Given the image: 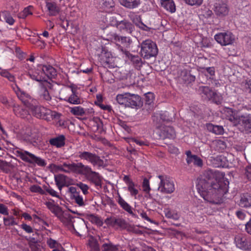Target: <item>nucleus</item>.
I'll use <instances>...</instances> for the list:
<instances>
[{
	"instance_id": "1",
	"label": "nucleus",
	"mask_w": 251,
	"mask_h": 251,
	"mask_svg": "<svg viewBox=\"0 0 251 251\" xmlns=\"http://www.w3.org/2000/svg\"><path fill=\"white\" fill-rule=\"evenodd\" d=\"M223 177L219 172L207 170L198 179V191L205 201L216 203L220 197L227 192L228 185L224 182Z\"/></svg>"
},
{
	"instance_id": "2",
	"label": "nucleus",
	"mask_w": 251,
	"mask_h": 251,
	"mask_svg": "<svg viewBox=\"0 0 251 251\" xmlns=\"http://www.w3.org/2000/svg\"><path fill=\"white\" fill-rule=\"evenodd\" d=\"M44 204L64 225L72 227L76 233L79 234L85 230L86 226L82 219L73 217L69 211H63L58 205L54 204L53 201H46Z\"/></svg>"
},
{
	"instance_id": "3",
	"label": "nucleus",
	"mask_w": 251,
	"mask_h": 251,
	"mask_svg": "<svg viewBox=\"0 0 251 251\" xmlns=\"http://www.w3.org/2000/svg\"><path fill=\"white\" fill-rule=\"evenodd\" d=\"M226 112L227 119L234 126H238L240 130L247 133H251V113H242L236 110L233 111L230 108H226Z\"/></svg>"
},
{
	"instance_id": "4",
	"label": "nucleus",
	"mask_w": 251,
	"mask_h": 251,
	"mask_svg": "<svg viewBox=\"0 0 251 251\" xmlns=\"http://www.w3.org/2000/svg\"><path fill=\"white\" fill-rule=\"evenodd\" d=\"M76 174L84 176L88 181L96 186H101L102 177L99 173L93 171L88 165H85L82 162H78Z\"/></svg>"
},
{
	"instance_id": "5",
	"label": "nucleus",
	"mask_w": 251,
	"mask_h": 251,
	"mask_svg": "<svg viewBox=\"0 0 251 251\" xmlns=\"http://www.w3.org/2000/svg\"><path fill=\"white\" fill-rule=\"evenodd\" d=\"M76 91V89L70 86L64 87L59 92L60 99L73 104H81L82 100Z\"/></svg>"
},
{
	"instance_id": "6",
	"label": "nucleus",
	"mask_w": 251,
	"mask_h": 251,
	"mask_svg": "<svg viewBox=\"0 0 251 251\" xmlns=\"http://www.w3.org/2000/svg\"><path fill=\"white\" fill-rule=\"evenodd\" d=\"M32 114L37 118L44 119L47 121H51L55 119H58L59 116L55 111H52L41 106H35L32 104L30 107Z\"/></svg>"
},
{
	"instance_id": "7",
	"label": "nucleus",
	"mask_w": 251,
	"mask_h": 251,
	"mask_svg": "<svg viewBox=\"0 0 251 251\" xmlns=\"http://www.w3.org/2000/svg\"><path fill=\"white\" fill-rule=\"evenodd\" d=\"M16 154L22 160L30 164H36L41 167H44L46 165L44 159L36 156L34 154L22 149H19L15 151Z\"/></svg>"
},
{
	"instance_id": "8",
	"label": "nucleus",
	"mask_w": 251,
	"mask_h": 251,
	"mask_svg": "<svg viewBox=\"0 0 251 251\" xmlns=\"http://www.w3.org/2000/svg\"><path fill=\"white\" fill-rule=\"evenodd\" d=\"M141 54L146 59L155 56L158 53V49L155 43L151 40H146L141 44Z\"/></svg>"
},
{
	"instance_id": "9",
	"label": "nucleus",
	"mask_w": 251,
	"mask_h": 251,
	"mask_svg": "<svg viewBox=\"0 0 251 251\" xmlns=\"http://www.w3.org/2000/svg\"><path fill=\"white\" fill-rule=\"evenodd\" d=\"M160 182L158 190L164 194H171L175 190V184L173 180L167 176H159Z\"/></svg>"
},
{
	"instance_id": "10",
	"label": "nucleus",
	"mask_w": 251,
	"mask_h": 251,
	"mask_svg": "<svg viewBox=\"0 0 251 251\" xmlns=\"http://www.w3.org/2000/svg\"><path fill=\"white\" fill-rule=\"evenodd\" d=\"M105 32L107 40L115 42L117 45L120 43L124 47L128 48L132 42L131 39L129 37L120 36L115 32H108L106 30Z\"/></svg>"
},
{
	"instance_id": "11",
	"label": "nucleus",
	"mask_w": 251,
	"mask_h": 251,
	"mask_svg": "<svg viewBox=\"0 0 251 251\" xmlns=\"http://www.w3.org/2000/svg\"><path fill=\"white\" fill-rule=\"evenodd\" d=\"M78 156L82 160H85L89 162L93 166L101 167L103 165V161L95 153L85 151H79Z\"/></svg>"
},
{
	"instance_id": "12",
	"label": "nucleus",
	"mask_w": 251,
	"mask_h": 251,
	"mask_svg": "<svg viewBox=\"0 0 251 251\" xmlns=\"http://www.w3.org/2000/svg\"><path fill=\"white\" fill-rule=\"evenodd\" d=\"M214 39L221 45L226 46L234 43L235 36L231 32L226 31L216 34Z\"/></svg>"
},
{
	"instance_id": "13",
	"label": "nucleus",
	"mask_w": 251,
	"mask_h": 251,
	"mask_svg": "<svg viewBox=\"0 0 251 251\" xmlns=\"http://www.w3.org/2000/svg\"><path fill=\"white\" fill-rule=\"evenodd\" d=\"M78 163L73 162L72 163H68L67 162H64L62 165H57L55 164H51L50 168L52 171H61L66 173H75L76 174Z\"/></svg>"
},
{
	"instance_id": "14",
	"label": "nucleus",
	"mask_w": 251,
	"mask_h": 251,
	"mask_svg": "<svg viewBox=\"0 0 251 251\" xmlns=\"http://www.w3.org/2000/svg\"><path fill=\"white\" fill-rule=\"evenodd\" d=\"M52 86L51 83L48 81H44L41 83H39L38 94L41 100L49 101L51 100L49 90L51 89Z\"/></svg>"
},
{
	"instance_id": "15",
	"label": "nucleus",
	"mask_w": 251,
	"mask_h": 251,
	"mask_svg": "<svg viewBox=\"0 0 251 251\" xmlns=\"http://www.w3.org/2000/svg\"><path fill=\"white\" fill-rule=\"evenodd\" d=\"M114 25L122 33L132 34L134 30V26L126 20L116 21Z\"/></svg>"
},
{
	"instance_id": "16",
	"label": "nucleus",
	"mask_w": 251,
	"mask_h": 251,
	"mask_svg": "<svg viewBox=\"0 0 251 251\" xmlns=\"http://www.w3.org/2000/svg\"><path fill=\"white\" fill-rule=\"evenodd\" d=\"M236 246L243 250H251V240H248L242 235H237L235 237Z\"/></svg>"
},
{
	"instance_id": "17",
	"label": "nucleus",
	"mask_w": 251,
	"mask_h": 251,
	"mask_svg": "<svg viewBox=\"0 0 251 251\" xmlns=\"http://www.w3.org/2000/svg\"><path fill=\"white\" fill-rule=\"evenodd\" d=\"M15 92L18 98L27 107L30 108L33 104L31 102L33 101L31 96L25 92L21 90L19 87H17Z\"/></svg>"
},
{
	"instance_id": "18",
	"label": "nucleus",
	"mask_w": 251,
	"mask_h": 251,
	"mask_svg": "<svg viewBox=\"0 0 251 251\" xmlns=\"http://www.w3.org/2000/svg\"><path fill=\"white\" fill-rule=\"evenodd\" d=\"M104 223L108 226L113 227L126 228V223L125 221L121 218H116L114 217H110L106 218Z\"/></svg>"
},
{
	"instance_id": "19",
	"label": "nucleus",
	"mask_w": 251,
	"mask_h": 251,
	"mask_svg": "<svg viewBox=\"0 0 251 251\" xmlns=\"http://www.w3.org/2000/svg\"><path fill=\"white\" fill-rule=\"evenodd\" d=\"M214 11L219 16H224L228 13V8L226 3L221 0H217L214 5Z\"/></svg>"
},
{
	"instance_id": "20",
	"label": "nucleus",
	"mask_w": 251,
	"mask_h": 251,
	"mask_svg": "<svg viewBox=\"0 0 251 251\" xmlns=\"http://www.w3.org/2000/svg\"><path fill=\"white\" fill-rule=\"evenodd\" d=\"M186 155V162L188 165H190L192 163L195 166L201 167L203 166L202 160L196 155L192 154L190 151H187L185 152Z\"/></svg>"
},
{
	"instance_id": "21",
	"label": "nucleus",
	"mask_w": 251,
	"mask_h": 251,
	"mask_svg": "<svg viewBox=\"0 0 251 251\" xmlns=\"http://www.w3.org/2000/svg\"><path fill=\"white\" fill-rule=\"evenodd\" d=\"M126 107L137 108L142 105L141 98L137 95L129 93Z\"/></svg>"
},
{
	"instance_id": "22",
	"label": "nucleus",
	"mask_w": 251,
	"mask_h": 251,
	"mask_svg": "<svg viewBox=\"0 0 251 251\" xmlns=\"http://www.w3.org/2000/svg\"><path fill=\"white\" fill-rule=\"evenodd\" d=\"M29 75L33 80H35L41 83L44 81H48L44 76V72L42 70V66L38 67L34 72H29Z\"/></svg>"
},
{
	"instance_id": "23",
	"label": "nucleus",
	"mask_w": 251,
	"mask_h": 251,
	"mask_svg": "<svg viewBox=\"0 0 251 251\" xmlns=\"http://www.w3.org/2000/svg\"><path fill=\"white\" fill-rule=\"evenodd\" d=\"M65 140L66 138L64 135H59L57 137L50 139L49 143L51 146L60 148L64 146Z\"/></svg>"
},
{
	"instance_id": "24",
	"label": "nucleus",
	"mask_w": 251,
	"mask_h": 251,
	"mask_svg": "<svg viewBox=\"0 0 251 251\" xmlns=\"http://www.w3.org/2000/svg\"><path fill=\"white\" fill-rule=\"evenodd\" d=\"M199 91L201 94H203L208 100L214 99L217 93L208 86H201L199 87Z\"/></svg>"
},
{
	"instance_id": "25",
	"label": "nucleus",
	"mask_w": 251,
	"mask_h": 251,
	"mask_svg": "<svg viewBox=\"0 0 251 251\" xmlns=\"http://www.w3.org/2000/svg\"><path fill=\"white\" fill-rule=\"evenodd\" d=\"M42 70L46 79L54 78L57 75L56 70L51 66H42Z\"/></svg>"
},
{
	"instance_id": "26",
	"label": "nucleus",
	"mask_w": 251,
	"mask_h": 251,
	"mask_svg": "<svg viewBox=\"0 0 251 251\" xmlns=\"http://www.w3.org/2000/svg\"><path fill=\"white\" fill-rule=\"evenodd\" d=\"M118 49L121 52L124 53L134 64L138 65L140 63L141 59L139 56L133 55L131 54L129 51L124 49L123 47H122L120 45L118 46Z\"/></svg>"
},
{
	"instance_id": "27",
	"label": "nucleus",
	"mask_w": 251,
	"mask_h": 251,
	"mask_svg": "<svg viewBox=\"0 0 251 251\" xmlns=\"http://www.w3.org/2000/svg\"><path fill=\"white\" fill-rule=\"evenodd\" d=\"M120 3L123 6L133 9L137 7L140 4V0H119Z\"/></svg>"
},
{
	"instance_id": "28",
	"label": "nucleus",
	"mask_w": 251,
	"mask_h": 251,
	"mask_svg": "<svg viewBox=\"0 0 251 251\" xmlns=\"http://www.w3.org/2000/svg\"><path fill=\"white\" fill-rule=\"evenodd\" d=\"M179 78L183 81L188 83H190L195 80V76L191 75L190 73L186 70L181 71L179 75Z\"/></svg>"
},
{
	"instance_id": "29",
	"label": "nucleus",
	"mask_w": 251,
	"mask_h": 251,
	"mask_svg": "<svg viewBox=\"0 0 251 251\" xmlns=\"http://www.w3.org/2000/svg\"><path fill=\"white\" fill-rule=\"evenodd\" d=\"M239 205L243 207H249L251 206V195L246 194L241 196Z\"/></svg>"
},
{
	"instance_id": "30",
	"label": "nucleus",
	"mask_w": 251,
	"mask_h": 251,
	"mask_svg": "<svg viewBox=\"0 0 251 251\" xmlns=\"http://www.w3.org/2000/svg\"><path fill=\"white\" fill-rule=\"evenodd\" d=\"M117 201L123 209H124L130 214H133L131 207L119 195L118 197Z\"/></svg>"
},
{
	"instance_id": "31",
	"label": "nucleus",
	"mask_w": 251,
	"mask_h": 251,
	"mask_svg": "<svg viewBox=\"0 0 251 251\" xmlns=\"http://www.w3.org/2000/svg\"><path fill=\"white\" fill-rule=\"evenodd\" d=\"M207 130L217 135L222 134L224 132L223 126H215L212 124L208 123L206 125Z\"/></svg>"
},
{
	"instance_id": "32",
	"label": "nucleus",
	"mask_w": 251,
	"mask_h": 251,
	"mask_svg": "<svg viewBox=\"0 0 251 251\" xmlns=\"http://www.w3.org/2000/svg\"><path fill=\"white\" fill-rule=\"evenodd\" d=\"M68 177L63 174H59L54 176V180L55 184H64L69 185L70 183L68 182Z\"/></svg>"
},
{
	"instance_id": "33",
	"label": "nucleus",
	"mask_w": 251,
	"mask_h": 251,
	"mask_svg": "<svg viewBox=\"0 0 251 251\" xmlns=\"http://www.w3.org/2000/svg\"><path fill=\"white\" fill-rule=\"evenodd\" d=\"M6 217H4L3 224L5 226H12L18 225V222L13 216L11 215H7Z\"/></svg>"
},
{
	"instance_id": "34",
	"label": "nucleus",
	"mask_w": 251,
	"mask_h": 251,
	"mask_svg": "<svg viewBox=\"0 0 251 251\" xmlns=\"http://www.w3.org/2000/svg\"><path fill=\"white\" fill-rule=\"evenodd\" d=\"M46 6L49 11L50 15L55 16L58 13L59 8L55 3L48 2H47Z\"/></svg>"
},
{
	"instance_id": "35",
	"label": "nucleus",
	"mask_w": 251,
	"mask_h": 251,
	"mask_svg": "<svg viewBox=\"0 0 251 251\" xmlns=\"http://www.w3.org/2000/svg\"><path fill=\"white\" fill-rule=\"evenodd\" d=\"M119 245H115L111 242L104 243L102 246V251H118Z\"/></svg>"
},
{
	"instance_id": "36",
	"label": "nucleus",
	"mask_w": 251,
	"mask_h": 251,
	"mask_svg": "<svg viewBox=\"0 0 251 251\" xmlns=\"http://www.w3.org/2000/svg\"><path fill=\"white\" fill-rule=\"evenodd\" d=\"M165 216L167 218L172 219L174 220H178L180 218L179 214L175 211H172L169 209H166L164 211Z\"/></svg>"
},
{
	"instance_id": "37",
	"label": "nucleus",
	"mask_w": 251,
	"mask_h": 251,
	"mask_svg": "<svg viewBox=\"0 0 251 251\" xmlns=\"http://www.w3.org/2000/svg\"><path fill=\"white\" fill-rule=\"evenodd\" d=\"M129 93H125L123 94H118L116 97L117 101L121 105H124L126 106V104L127 102V99Z\"/></svg>"
},
{
	"instance_id": "38",
	"label": "nucleus",
	"mask_w": 251,
	"mask_h": 251,
	"mask_svg": "<svg viewBox=\"0 0 251 251\" xmlns=\"http://www.w3.org/2000/svg\"><path fill=\"white\" fill-rule=\"evenodd\" d=\"M88 218L91 223L95 224L98 226H101L103 225V222L101 219L97 215L90 214L88 216Z\"/></svg>"
},
{
	"instance_id": "39",
	"label": "nucleus",
	"mask_w": 251,
	"mask_h": 251,
	"mask_svg": "<svg viewBox=\"0 0 251 251\" xmlns=\"http://www.w3.org/2000/svg\"><path fill=\"white\" fill-rule=\"evenodd\" d=\"M100 4L104 10H106L114 6L113 0H100Z\"/></svg>"
},
{
	"instance_id": "40",
	"label": "nucleus",
	"mask_w": 251,
	"mask_h": 251,
	"mask_svg": "<svg viewBox=\"0 0 251 251\" xmlns=\"http://www.w3.org/2000/svg\"><path fill=\"white\" fill-rule=\"evenodd\" d=\"M70 112L75 116H82L84 115V109L79 106L71 108Z\"/></svg>"
},
{
	"instance_id": "41",
	"label": "nucleus",
	"mask_w": 251,
	"mask_h": 251,
	"mask_svg": "<svg viewBox=\"0 0 251 251\" xmlns=\"http://www.w3.org/2000/svg\"><path fill=\"white\" fill-rule=\"evenodd\" d=\"M164 7L168 11L171 12H174L176 10V7L174 2L170 0H167L162 3Z\"/></svg>"
},
{
	"instance_id": "42",
	"label": "nucleus",
	"mask_w": 251,
	"mask_h": 251,
	"mask_svg": "<svg viewBox=\"0 0 251 251\" xmlns=\"http://www.w3.org/2000/svg\"><path fill=\"white\" fill-rule=\"evenodd\" d=\"M75 202L79 206H84L86 204L87 201L84 200L82 196H80L79 194H76V196H74L73 197Z\"/></svg>"
},
{
	"instance_id": "43",
	"label": "nucleus",
	"mask_w": 251,
	"mask_h": 251,
	"mask_svg": "<svg viewBox=\"0 0 251 251\" xmlns=\"http://www.w3.org/2000/svg\"><path fill=\"white\" fill-rule=\"evenodd\" d=\"M100 63L101 65L104 68H111L112 67V65L111 63V60L109 58H107L106 56L101 55L100 59Z\"/></svg>"
},
{
	"instance_id": "44",
	"label": "nucleus",
	"mask_w": 251,
	"mask_h": 251,
	"mask_svg": "<svg viewBox=\"0 0 251 251\" xmlns=\"http://www.w3.org/2000/svg\"><path fill=\"white\" fill-rule=\"evenodd\" d=\"M30 191L33 193H38L41 195H45V191L39 185H33L30 186Z\"/></svg>"
},
{
	"instance_id": "45",
	"label": "nucleus",
	"mask_w": 251,
	"mask_h": 251,
	"mask_svg": "<svg viewBox=\"0 0 251 251\" xmlns=\"http://www.w3.org/2000/svg\"><path fill=\"white\" fill-rule=\"evenodd\" d=\"M127 190L132 196L135 197L138 193V190L135 187L134 182H130V184L128 185Z\"/></svg>"
},
{
	"instance_id": "46",
	"label": "nucleus",
	"mask_w": 251,
	"mask_h": 251,
	"mask_svg": "<svg viewBox=\"0 0 251 251\" xmlns=\"http://www.w3.org/2000/svg\"><path fill=\"white\" fill-rule=\"evenodd\" d=\"M242 85L246 92L251 94V79L245 80L242 82Z\"/></svg>"
},
{
	"instance_id": "47",
	"label": "nucleus",
	"mask_w": 251,
	"mask_h": 251,
	"mask_svg": "<svg viewBox=\"0 0 251 251\" xmlns=\"http://www.w3.org/2000/svg\"><path fill=\"white\" fill-rule=\"evenodd\" d=\"M164 132L166 133V137L169 138H174L176 135L174 128L170 126L165 127Z\"/></svg>"
},
{
	"instance_id": "48",
	"label": "nucleus",
	"mask_w": 251,
	"mask_h": 251,
	"mask_svg": "<svg viewBox=\"0 0 251 251\" xmlns=\"http://www.w3.org/2000/svg\"><path fill=\"white\" fill-rule=\"evenodd\" d=\"M32 8V7L31 6H29L25 8L23 11L21 13H20V18L24 19L26 18L28 15H32V12L31 11Z\"/></svg>"
},
{
	"instance_id": "49",
	"label": "nucleus",
	"mask_w": 251,
	"mask_h": 251,
	"mask_svg": "<svg viewBox=\"0 0 251 251\" xmlns=\"http://www.w3.org/2000/svg\"><path fill=\"white\" fill-rule=\"evenodd\" d=\"M128 17L136 25L141 21L140 17L134 12H130L128 14Z\"/></svg>"
},
{
	"instance_id": "50",
	"label": "nucleus",
	"mask_w": 251,
	"mask_h": 251,
	"mask_svg": "<svg viewBox=\"0 0 251 251\" xmlns=\"http://www.w3.org/2000/svg\"><path fill=\"white\" fill-rule=\"evenodd\" d=\"M47 243L50 248H59L60 247V244L59 243L51 238L48 239Z\"/></svg>"
},
{
	"instance_id": "51",
	"label": "nucleus",
	"mask_w": 251,
	"mask_h": 251,
	"mask_svg": "<svg viewBox=\"0 0 251 251\" xmlns=\"http://www.w3.org/2000/svg\"><path fill=\"white\" fill-rule=\"evenodd\" d=\"M76 186L81 190L84 195L88 193L89 186L87 184L79 182L76 184Z\"/></svg>"
},
{
	"instance_id": "52",
	"label": "nucleus",
	"mask_w": 251,
	"mask_h": 251,
	"mask_svg": "<svg viewBox=\"0 0 251 251\" xmlns=\"http://www.w3.org/2000/svg\"><path fill=\"white\" fill-rule=\"evenodd\" d=\"M89 246L91 251H100V248L97 242L90 241L89 242Z\"/></svg>"
},
{
	"instance_id": "53",
	"label": "nucleus",
	"mask_w": 251,
	"mask_h": 251,
	"mask_svg": "<svg viewBox=\"0 0 251 251\" xmlns=\"http://www.w3.org/2000/svg\"><path fill=\"white\" fill-rule=\"evenodd\" d=\"M188 5L200 6L202 3V0H183Z\"/></svg>"
},
{
	"instance_id": "54",
	"label": "nucleus",
	"mask_w": 251,
	"mask_h": 251,
	"mask_svg": "<svg viewBox=\"0 0 251 251\" xmlns=\"http://www.w3.org/2000/svg\"><path fill=\"white\" fill-rule=\"evenodd\" d=\"M142 187H143V191L144 192H145L147 193H149V192L151 190V188L150 187L149 181L147 178H145L144 179Z\"/></svg>"
},
{
	"instance_id": "55",
	"label": "nucleus",
	"mask_w": 251,
	"mask_h": 251,
	"mask_svg": "<svg viewBox=\"0 0 251 251\" xmlns=\"http://www.w3.org/2000/svg\"><path fill=\"white\" fill-rule=\"evenodd\" d=\"M201 69L203 70L202 72L205 73L206 72L210 76H213L215 75V68L213 67H203L201 68Z\"/></svg>"
},
{
	"instance_id": "56",
	"label": "nucleus",
	"mask_w": 251,
	"mask_h": 251,
	"mask_svg": "<svg viewBox=\"0 0 251 251\" xmlns=\"http://www.w3.org/2000/svg\"><path fill=\"white\" fill-rule=\"evenodd\" d=\"M0 74L1 76L7 78L10 81H13L14 80V77L7 71H2Z\"/></svg>"
},
{
	"instance_id": "57",
	"label": "nucleus",
	"mask_w": 251,
	"mask_h": 251,
	"mask_svg": "<svg viewBox=\"0 0 251 251\" xmlns=\"http://www.w3.org/2000/svg\"><path fill=\"white\" fill-rule=\"evenodd\" d=\"M154 95L152 93H148L146 95V101L148 104H151L154 100Z\"/></svg>"
},
{
	"instance_id": "58",
	"label": "nucleus",
	"mask_w": 251,
	"mask_h": 251,
	"mask_svg": "<svg viewBox=\"0 0 251 251\" xmlns=\"http://www.w3.org/2000/svg\"><path fill=\"white\" fill-rule=\"evenodd\" d=\"M4 16V19L7 23L9 24L10 25H12L14 23L15 20L8 13H5Z\"/></svg>"
},
{
	"instance_id": "59",
	"label": "nucleus",
	"mask_w": 251,
	"mask_h": 251,
	"mask_svg": "<svg viewBox=\"0 0 251 251\" xmlns=\"http://www.w3.org/2000/svg\"><path fill=\"white\" fill-rule=\"evenodd\" d=\"M245 175L249 180L251 181V165L247 166L245 168Z\"/></svg>"
},
{
	"instance_id": "60",
	"label": "nucleus",
	"mask_w": 251,
	"mask_h": 251,
	"mask_svg": "<svg viewBox=\"0 0 251 251\" xmlns=\"http://www.w3.org/2000/svg\"><path fill=\"white\" fill-rule=\"evenodd\" d=\"M0 213L4 215H8L9 214L7 207L2 203H0Z\"/></svg>"
},
{
	"instance_id": "61",
	"label": "nucleus",
	"mask_w": 251,
	"mask_h": 251,
	"mask_svg": "<svg viewBox=\"0 0 251 251\" xmlns=\"http://www.w3.org/2000/svg\"><path fill=\"white\" fill-rule=\"evenodd\" d=\"M21 227L23 230H24L25 232H26L28 233L33 232L32 228L30 226H28L25 224H22L21 225Z\"/></svg>"
},
{
	"instance_id": "62",
	"label": "nucleus",
	"mask_w": 251,
	"mask_h": 251,
	"mask_svg": "<svg viewBox=\"0 0 251 251\" xmlns=\"http://www.w3.org/2000/svg\"><path fill=\"white\" fill-rule=\"evenodd\" d=\"M132 142H135L136 144L142 146H149V143L147 141H143L140 140L138 139L132 138L131 139Z\"/></svg>"
},
{
	"instance_id": "63",
	"label": "nucleus",
	"mask_w": 251,
	"mask_h": 251,
	"mask_svg": "<svg viewBox=\"0 0 251 251\" xmlns=\"http://www.w3.org/2000/svg\"><path fill=\"white\" fill-rule=\"evenodd\" d=\"M47 192L48 193L50 196L57 198H59L60 196L58 193L56 192L51 187L49 189H47Z\"/></svg>"
},
{
	"instance_id": "64",
	"label": "nucleus",
	"mask_w": 251,
	"mask_h": 251,
	"mask_svg": "<svg viewBox=\"0 0 251 251\" xmlns=\"http://www.w3.org/2000/svg\"><path fill=\"white\" fill-rule=\"evenodd\" d=\"M245 226L246 232L251 235V219L246 223Z\"/></svg>"
}]
</instances>
